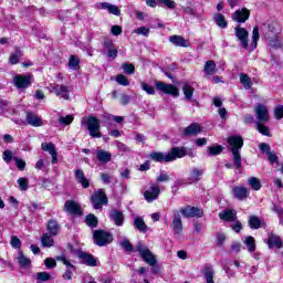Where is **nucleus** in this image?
<instances>
[{
  "label": "nucleus",
  "mask_w": 283,
  "mask_h": 283,
  "mask_svg": "<svg viewBox=\"0 0 283 283\" xmlns=\"http://www.w3.org/2000/svg\"><path fill=\"white\" fill-rule=\"evenodd\" d=\"M48 231L51 235H59L61 228L59 227V223L55 220H50L48 223Z\"/></svg>",
  "instance_id": "7c9ffc66"
},
{
  "label": "nucleus",
  "mask_w": 283,
  "mask_h": 283,
  "mask_svg": "<svg viewBox=\"0 0 283 283\" xmlns=\"http://www.w3.org/2000/svg\"><path fill=\"white\" fill-rule=\"evenodd\" d=\"M140 86L142 90L146 92V94H148L149 96H154L156 94V88H154V86L149 85L148 83L142 82Z\"/></svg>",
  "instance_id": "79ce46f5"
},
{
  "label": "nucleus",
  "mask_w": 283,
  "mask_h": 283,
  "mask_svg": "<svg viewBox=\"0 0 283 283\" xmlns=\"http://www.w3.org/2000/svg\"><path fill=\"white\" fill-rule=\"evenodd\" d=\"M240 83L243 85L244 90H251V87L253 86L251 77H249V75L245 73L240 74Z\"/></svg>",
  "instance_id": "473e14b6"
},
{
  "label": "nucleus",
  "mask_w": 283,
  "mask_h": 283,
  "mask_svg": "<svg viewBox=\"0 0 283 283\" xmlns=\"http://www.w3.org/2000/svg\"><path fill=\"white\" fill-rule=\"evenodd\" d=\"M234 34L238 41H240L243 50H249V31L239 25L234 29Z\"/></svg>",
  "instance_id": "9b49d317"
},
{
  "label": "nucleus",
  "mask_w": 283,
  "mask_h": 283,
  "mask_svg": "<svg viewBox=\"0 0 283 283\" xmlns=\"http://www.w3.org/2000/svg\"><path fill=\"white\" fill-rule=\"evenodd\" d=\"M78 63H81L78 56L72 55L69 60V69L73 70V72H76V70H78Z\"/></svg>",
  "instance_id": "ea45409f"
},
{
  "label": "nucleus",
  "mask_w": 283,
  "mask_h": 283,
  "mask_svg": "<svg viewBox=\"0 0 283 283\" xmlns=\"http://www.w3.org/2000/svg\"><path fill=\"white\" fill-rule=\"evenodd\" d=\"M56 260L59 262H62V264H65L66 266V271L63 274V280H72V274L74 273L76 268H74V265L67 261L65 255L56 256Z\"/></svg>",
  "instance_id": "2eb2a0df"
},
{
  "label": "nucleus",
  "mask_w": 283,
  "mask_h": 283,
  "mask_svg": "<svg viewBox=\"0 0 283 283\" xmlns=\"http://www.w3.org/2000/svg\"><path fill=\"white\" fill-rule=\"evenodd\" d=\"M21 56H23V52L21 51V49H15V52L11 53L9 56V63L11 65H17V63H19Z\"/></svg>",
  "instance_id": "2f4dec72"
},
{
  "label": "nucleus",
  "mask_w": 283,
  "mask_h": 283,
  "mask_svg": "<svg viewBox=\"0 0 283 283\" xmlns=\"http://www.w3.org/2000/svg\"><path fill=\"white\" fill-rule=\"evenodd\" d=\"M184 216V218H202V210L196 207L187 206L181 208L179 214Z\"/></svg>",
  "instance_id": "ddd939ff"
},
{
  "label": "nucleus",
  "mask_w": 283,
  "mask_h": 283,
  "mask_svg": "<svg viewBox=\"0 0 283 283\" xmlns=\"http://www.w3.org/2000/svg\"><path fill=\"white\" fill-rule=\"evenodd\" d=\"M44 264H45L46 269H55L56 260H54L52 258H48L44 260Z\"/></svg>",
  "instance_id": "680f3d73"
},
{
  "label": "nucleus",
  "mask_w": 283,
  "mask_h": 283,
  "mask_svg": "<svg viewBox=\"0 0 283 283\" xmlns=\"http://www.w3.org/2000/svg\"><path fill=\"white\" fill-rule=\"evenodd\" d=\"M134 227H136L137 231H140V233H147V224L142 217L134 218Z\"/></svg>",
  "instance_id": "c85d7f7f"
},
{
  "label": "nucleus",
  "mask_w": 283,
  "mask_h": 283,
  "mask_svg": "<svg viewBox=\"0 0 283 283\" xmlns=\"http://www.w3.org/2000/svg\"><path fill=\"white\" fill-rule=\"evenodd\" d=\"M258 41H260V28L254 27L252 31V43L254 44L253 48H258Z\"/></svg>",
  "instance_id": "49530a36"
},
{
  "label": "nucleus",
  "mask_w": 283,
  "mask_h": 283,
  "mask_svg": "<svg viewBox=\"0 0 283 283\" xmlns=\"http://www.w3.org/2000/svg\"><path fill=\"white\" fill-rule=\"evenodd\" d=\"M136 251L146 264H149V266H154L156 264V256L151 253V250L142 242L136 245Z\"/></svg>",
  "instance_id": "20e7f679"
},
{
  "label": "nucleus",
  "mask_w": 283,
  "mask_h": 283,
  "mask_svg": "<svg viewBox=\"0 0 283 283\" xmlns=\"http://www.w3.org/2000/svg\"><path fill=\"white\" fill-rule=\"evenodd\" d=\"M78 258L84 262V264H87V266H96V259H94L92 254L80 252Z\"/></svg>",
  "instance_id": "393cba45"
},
{
  "label": "nucleus",
  "mask_w": 283,
  "mask_h": 283,
  "mask_svg": "<svg viewBox=\"0 0 283 283\" xmlns=\"http://www.w3.org/2000/svg\"><path fill=\"white\" fill-rule=\"evenodd\" d=\"M41 242H42V245L44 247H48V248L54 247V239H52V234L50 233L43 234Z\"/></svg>",
  "instance_id": "4c0bfd02"
},
{
  "label": "nucleus",
  "mask_w": 283,
  "mask_h": 283,
  "mask_svg": "<svg viewBox=\"0 0 283 283\" xmlns=\"http://www.w3.org/2000/svg\"><path fill=\"white\" fill-rule=\"evenodd\" d=\"M13 160L20 171H23V169H25V160L18 157H14Z\"/></svg>",
  "instance_id": "bf43d9fd"
},
{
  "label": "nucleus",
  "mask_w": 283,
  "mask_h": 283,
  "mask_svg": "<svg viewBox=\"0 0 283 283\" xmlns=\"http://www.w3.org/2000/svg\"><path fill=\"white\" fill-rule=\"evenodd\" d=\"M86 224L87 227H96L98 224V219H96V216L94 214H88L86 217Z\"/></svg>",
  "instance_id": "8fccbe9b"
},
{
  "label": "nucleus",
  "mask_w": 283,
  "mask_h": 283,
  "mask_svg": "<svg viewBox=\"0 0 283 283\" xmlns=\"http://www.w3.org/2000/svg\"><path fill=\"white\" fill-rule=\"evenodd\" d=\"M74 174L75 180H77V182L82 185L83 189H87L90 187V179L85 177V172H83V170L81 169H76Z\"/></svg>",
  "instance_id": "4be33fe9"
},
{
  "label": "nucleus",
  "mask_w": 283,
  "mask_h": 283,
  "mask_svg": "<svg viewBox=\"0 0 283 283\" xmlns=\"http://www.w3.org/2000/svg\"><path fill=\"white\" fill-rule=\"evenodd\" d=\"M81 125L86 127L91 138H102L103 134L101 133V119L92 115L82 117Z\"/></svg>",
  "instance_id": "f03ea898"
},
{
  "label": "nucleus",
  "mask_w": 283,
  "mask_h": 283,
  "mask_svg": "<svg viewBox=\"0 0 283 283\" xmlns=\"http://www.w3.org/2000/svg\"><path fill=\"white\" fill-rule=\"evenodd\" d=\"M109 219L116 227H123L125 222V214L120 210H112L109 213Z\"/></svg>",
  "instance_id": "a211bd4d"
},
{
  "label": "nucleus",
  "mask_w": 283,
  "mask_h": 283,
  "mask_svg": "<svg viewBox=\"0 0 283 283\" xmlns=\"http://www.w3.org/2000/svg\"><path fill=\"white\" fill-rule=\"evenodd\" d=\"M160 3H164L166 8H169V10H175L176 8V1L174 0H158Z\"/></svg>",
  "instance_id": "0e129e2a"
},
{
  "label": "nucleus",
  "mask_w": 283,
  "mask_h": 283,
  "mask_svg": "<svg viewBox=\"0 0 283 283\" xmlns=\"http://www.w3.org/2000/svg\"><path fill=\"white\" fill-rule=\"evenodd\" d=\"M228 143L231 147L234 166L237 169H240L242 167V156H240V149L244 146V139H242V136H232L229 137Z\"/></svg>",
  "instance_id": "7ed1b4c3"
},
{
  "label": "nucleus",
  "mask_w": 283,
  "mask_h": 283,
  "mask_svg": "<svg viewBox=\"0 0 283 283\" xmlns=\"http://www.w3.org/2000/svg\"><path fill=\"white\" fill-rule=\"evenodd\" d=\"M119 247H122V249L126 250L128 253H130V251H134V245H132V242H129L125 238L119 242Z\"/></svg>",
  "instance_id": "de8ad7c7"
},
{
  "label": "nucleus",
  "mask_w": 283,
  "mask_h": 283,
  "mask_svg": "<svg viewBox=\"0 0 283 283\" xmlns=\"http://www.w3.org/2000/svg\"><path fill=\"white\" fill-rule=\"evenodd\" d=\"M274 116H275L276 120H282V118H283V106L282 105L276 106V108L274 109Z\"/></svg>",
  "instance_id": "4d7b16f0"
},
{
  "label": "nucleus",
  "mask_w": 283,
  "mask_h": 283,
  "mask_svg": "<svg viewBox=\"0 0 283 283\" xmlns=\"http://www.w3.org/2000/svg\"><path fill=\"white\" fill-rule=\"evenodd\" d=\"M42 150L43 151H48L50 155L55 154L56 153V146H54V144L52 143H42Z\"/></svg>",
  "instance_id": "c03bdc74"
},
{
  "label": "nucleus",
  "mask_w": 283,
  "mask_h": 283,
  "mask_svg": "<svg viewBox=\"0 0 283 283\" xmlns=\"http://www.w3.org/2000/svg\"><path fill=\"white\" fill-rule=\"evenodd\" d=\"M91 202L94 209H103V205H107V195H105V190L98 189L97 191L93 192Z\"/></svg>",
  "instance_id": "0eeeda50"
},
{
  "label": "nucleus",
  "mask_w": 283,
  "mask_h": 283,
  "mask_svg": "<svg viewBox=\"0 0 283 283\" xmlns=\"http://www.w3.org/2000/svg\"><path fill=\"white\" fill-rule=\"evenodd\" d=\"M96 159L98 163H103L104 165H107L112 160V153L105 150V149H99L96 151Z\"/></svg>",
  "instance_id": "5701e85b"
},
{
  "label": "nucleus",
  "mask_w": 283,
  "mask_h": 283,
  "mask_svg": "<svg viewBox=\"0 0 283 283\" xmlns=\"http://www.w3.org/2000/svg\"><path fill=\"white\" fill-rule=\"evenodd\" d=\"M116 83H118V85H123V87L129 86V80H127V77L123 74H118L116 76Z\"/></svg>",
  "instance_id": "09e8293b"
},
{
  "label": "nucleus",
  "mask_w": 283,
  "mask_h": 283,
  "mask_svg": "<svg viewBox=\"0 0 283 283\" xmlns=\"http://www.w3.org/2000/svg\"><path fill=\"white\" fill-rule=\"evenodd\" d=\"M248 185L251 186L253 191H260V189H262V184L260 182L258 177H251L250 179H248Z\"/></svg>",
  "instance_id": "c9c22d12"
},
{
  "label": "nucleus",
  "mask_w": 283,
  "mask_h": 283,
  "mask_svg": "<svg viewBox=\"0 0 283 283\" xmlns=\"http://www.w3.org/2000/svg\"><path fill=\"white\" fill-rule=\"evenodd\" d=\"M111 32L114 34V36H119V34H123V28L119 25H113Z\"/></svg>",
  "instance_id": "338daca9"
},
{
  "label": "nucleus",
  "mask_w": 283,
  "mask_h": 283,
  "mask_svg": "<svg viewBox=\"0 0 283 283\" xmlns=\"http://www.w3.org/2000/svg\"><path fill=\"white\" fill-rule=\"evenodd\" d=\"M244 244L248 247L249 253H253L255 251V239L253 237H247Z\"/></svg>",
  "instance_id": "a19ab883"
},
{
  "label": "nucleus",
  "mask_w": 283,
  "mask_h": 283,
  "mask_svg": "<svg viewBox=\"0 0 283 283\" xmlns=\"http://www.w3.org/2000/svg\"><path fill=\"white\" fill-rule=\"evenodd\" d=\"M182 91L187 101H191V98H193V86H191L190 84H185Z\"/></svg>",
  "instance_id": "58836bf2"
},
{
  "label": "nucleus",
  "mask_w": 283,
  "mask_h": 283,
  "mask_svg": "<svg viewBox=\"0 0 283 283\" xmlns=\"http://www.w3.org/2000/svg\"><path fill=\"white\" fill-rule=\"evenodd\" d=\"M64 211H66V213H71L72 216H81V213H83V210L81 209V205L72 200H67L65 202Z\"/></svg>",
  "instance_id": "dca6fc26"
},
{
  "label": "nucleus",
  "mask_w": 283,
  "mask_h": 283,
  "mask_svg": "<svg viewBox=\"0 0 283 283\" xmlns=\"http://www.w3.org/2000/svg\"><path fill=\"white\" fill-rule=\"evenodd\" d=\"M184 154H185V149L174 147L168 153H158V151L151 153L149 155V158L155 163H174V160H178V158H182Z\"/></svg>",
  "instance_id": "f257e3e1"
},
{
  "label": "nucleus",
  "mask_w": 283,
  "mask_h": 283,
  "mask_svg": "<svg viewBox=\"0 0 283 283\" xmlns=\"http://www.w3.org/2000/svg\"><path fill=\"white\" fill-rule=\"evenodd\" d=\"M256 123H269L271 116L269 115V108L263 104H256L254 107Z\"/></svg>",
  "instance_id": "1a4fd4ad"
},
{
  "label": "nucleus",
  "mask_w": 283,
  "mask_h": 283,
  "mask_svg": "<svg viewBox=\"0 0 283 283\" xmlns=\"http://www.w3.org/2000/svg\"><path fill=\"white\" fill-rule=\"evenodd\" d=\"M160 196V186L158 184H153L150 187L144 191V198L146 202H154L158 200Z\"/></svg>",
  "instance_id": "9d476101"
},
{
  "label": "nucleus",
  "mask_w": 283,
  "mask_h": 283,
  "mask_svg": "<svg viewBox=\"0 0 283 283\" xmlns=\"http://www.w3.org/2000/svg\"><path fill=\"white\" fill-rule=\"evenodd\" d=\"M172 231L175 235L182 234V218L180 217V212L178 210L172 211Z\"/></svg>",
  "instance_id": "4468645a"
},
{
  "label": "nucleus",
  "mask_w": 283,
  "mask_h": 283,
  "mask_svg": "<svg viewBox=\"0 0 283 283\" xmlns=\"http://www.w3.org/2000/svg\"><path fill=\"white\" fill-rule=\"evenodd\" d=\"M220 220H226V222H235V211L234 210H223L219 213Z\"/></svg>",
  "instance_id": "a878e982"
},
{
  "label": "nucleus",
  "mask_w": 283,
  "mask_h": 283,
  "mask_svg": "<svg viewBox=\"0 0 283 283\" xmlns=\"http://www.w3.org/2000/svg\"><path fill=\"white\" fill-rule=\"evenodd\" d=\"M74 120V116L66 115L65 117H60V123L62 125H72V122Z\"/></svg>",
  "instance_id": "052dcab7"
},
{
  "label": "nucleus",
  "mask_w": 283,
  "mask_h": 283,
  "mask_svg": "<svg viewBox=\"0 0 283 283\" xmlns=\"http://www.w3.org/2000/svg\"><path fill=\"white\" fill-rule=\"evenodd\" d=\"M250 15L251 12L247 8H243L241 10H237L232 14V19L233 21H237V23H247V21H249Z\"/></svg>",
  "instance_id": "f3484780"
},
{
  "label": "nucleus",
  "mask_w": 283,
  "mask_h": 283,
  "mask_svg": "<svg viewBox=\"0 0 283 283\" xmlns=\"http://www.w3.org/2000/svg\"><path fill=\"white\" fill-rule=\"evenodd\" d=\"M13 83L18 90L30 87V84L32 83V75L18 74L13 77Z\"/></svg>",
  "instance_id": "f8f14e48"
},
{
  "label": "nucleus",
  "mask_w": 283,
  "mask_h": 283,
  "mask_svg": "<svg viewBox=\"0 0 283 283\" xmlns=\"http://www.w3.org/2000/svg\"><path fill=\"white\" fill-rule=\"evenodd\" d=\"M222 146H210L208 147V154L210 156H220L222 154Z\"/></svg>",
  "instance_id": "a18cd8bd"
},
{
  "label": "nucleus",
  "mask_w": 283,
  "mask_h": 283,
  "mask_svg": "<svg viewBox=\"0 0 283 283\" xmlns=\"http://www.w3.org/2000/svg\"><path fill=\"white\" fill-rule=\"evenodd\" d=\"M202 174H205V170L202 168H190V180L192 182H198L200 178H202Z\"/></svg>",
  "instance_id": "bb28decb"
},
{
  "label": "nucleus",
  "mask_w": 283,
  "mask_h": 283,
  "mask_svg": "<svg viewBox=\"0 0 283 283\" xmlns=\"http://www.w3.org/2000/svg\"><path fill=\"white\" fill-rule=\"evenodd\" d=\"M265 123L266 122H256V129L263 136H271V132L269 130V127L264 125Z\"/></svg>",
  "instance_id": "e433bc0d"
},
{
  "label": "nucleus",
  "mask_w": 283,
  "mask_h": 283,
  "mask_svg": "<svg viewBox=\"0 0 283 283\" xmlns=\"http://www.w3.org/2000/svg\"><path fill=\"white\" fill-rule=\"evenodd\" d=\"M93 238L97 247H106V244H112L114 237L112 233L103 230H97L94 232Z\"/></svg>",
  "instance_id": "423d86ee"
},
{
  "label": "nucleus",
  "mask_w": 283,
  "mask_h": 283,
  "mask_svg": "<svg viewBox=\"0 0 283 283\" xmlns=\"http://www.w3.org/2000/svg\"><path fill=\"white\" fill-rule=\"evenodd\" d=\"M268 244L270 249H273L275 247L276 249H282V239L275 234H270L268 239Z\"/></svg>",
  "instance_id": "cd10ccee"
},
{
  "label": "nucleus",
  "mask_w": 283,
  "mask_h": 283,
  "mask_svg": "<svg viewBox=\"0 0 283 283\" xmlns=\"http://www.w3.org/2000/svg\"><path fill=\"white\" fill-rule=\"evenodd\" d=\"M28 179L27 178H19L18 179V185L21 191H28Z\"/></svg>",
  "instance_id": "5fc2aeb1"
},
{
  "label": "nucleus",
  "mask_w": 283,
  "mask_h": 283,
  "mask_svg": "<svg viewBox=\"0 0 283 283\" xmlns=\"http://www.w3.org/2000/svg\"><path fill=\"white\" fill-rule=\"evenodd\" d=\"M25 119H27L28 125H31V127L43 126V118H41V116H39L34 113H27Z\"/></svg>",
  "instance_id": "6ab92c4d"
},
{
  "label": "nucleus",
  "mask_w": 283,
  "mask_h": 283,
  "mask_svg": "<svg viewBox=\"0 0 283 283\" xmlns=\"http://www.w3.org/2000/svg\"><path fill=\"white\" fill-rule=\"evenodd\" d=\"M203 70L206 74H208V76H213V74H216V62L207 61L203 66Z\"/></svg>",
  "instance_id": "72a5a7b5"
},
{
  "label": "nucleus",
  "mask_w": 283,
  "mask_h": 283,
  "mask_svg": "<svg viewBox=\"0 0 283 283\" xmlns=\"http://www.w3.org/2000/svg\"><path fill=\"white\" fill-rule=\"evenodd\" d=\"M50 92L62 98L63 101H70V86L61 84H51Z\"/></svg>",
  "instance_id": "6e6552de"
},
{
  "label": "nucleus",
  "mask_w": 283,
  "mask_h": 283,
  "mask_svg": "<svg viewBox=\"0 0 283 283\" xmlns=\"http://www.w3.org/2000/svg\"><path fill=\"white\" fill-rule=\"evenodd\" d=\"M11 247L13 249H21V240L14 235L11 237Z\"/></svg>",
  "instance_id": "69168bd1"
},
{
  "label": "nucleus",
  "mask_w": 283,
  "mask_h": 283,
  "mask_svg": "<svg viewBox=\"0 0 283 283\" xmlns=\"http://www.w3.org/2000/svg\"><path fill=\"white\" fill-rule=\"evenodd\" d=\"M214 21L217 23V25H219V28H227L228 23H227V20L224 19V17L222 15V13H217L214 15Z\"/></svg>",
  "instance_id": "37998d69"
},
{
  "label": "nucleus",
  "mask_w": 283,
  "mask_h": 283,
  "mask_svg": "<svg viewBox=\"0 0 283 283\" xmlns=\"http://www.w3.org/2000/svg\"><path fill=\"white\" fill-rule=\"evenodd\" d=\"M108 12L115 17H120V9H118L115 4H109Z\"/></svg>",
  "instance_id": "e2e57ef3"
},
{
  "label": "nucleus",
  "mask_w": 283,
  "mask_h": 283,
  "mask_svg": "<svg viewBox=\"0 0 283 283\" xmlns=\"http://www.w3.org/2000/svg\"><path fill=\"white\" fill-rule=\"evenodd\" d=\"M116 147H117L118 151H122V154H127V153L132 151V149L127 145H125L120 142L116 143Z\"/></svg>",
  "instance_id": "864d4df0"
},
{
  "label": "nucleus",
  "mask_w": 283,
  "mask_h": 283,
  "mask_svg": "<svg viewBox=\"0 0 283 283\" xmlns=\"http://www.w3.org/2000/svg\"><path fill=\"white\" fill-rule=\"evenodd\" d=\"M169 41L172 45H176V48H189V40H186L181 35H171Z\"/></svg>",
  "instance_id": "412c9836"
},
{
  "label": "nucleus",
  "mask_w": 283,
  "mask_h": 283,
  "mask_svg": "<svg viewBox=\"0 0 283 283\" xmlns=\"http://www.w3.org/2000/svg\"><path fill=\"white\" fill-rule=\"evenodd\" d=\"M200 132H202V127L195 123L185 128L184 136H197Z\"/></svg>",
  "instance_id": "b1692460"
},
{
  "label": "nucleus",
  "mask_w": 283,
  "mask_h": 283,
  "mask_svg": "<svg viewBox=\"0 0 283 283\" xmlns=\"http://www.w3.org/2000/svg\"><path fill=\"white\" fill-rule=\"evenodd\" d=\"M122 70H124L125 74H134L136 66H134V64L124 63L122 64Z\"/></svg>",
  "instance_id": "3c124183"
},
{
  "label": "nucleus",
  "mask_w": 283,
  "mask_h": 283,
  "mask_svg": "<svg viewBox=\"0 0 283 283\" xmlns=\"http://www.w3.org/2000/svg\"><path fill=\"white\" fill-rule=\"evenodd\" d=\"M169 180H171V177H169V174L167 172H160L157 177V182H169Z\"/></svg>",
  "instance_id": "13d9d810"
},
{
  "label": "nucleus",
  "mask_w": 283,
  "mask_h": 283,
  "mask_svg": "<svg viewBox=\"0 0 283 283\" xmlns=\"http://www.w3.org/2000/svg\"><path fill=\"white\" fill-rule=\"evenodd\" d=\"M136 34H139L142 36H149V28L146 27H139L137 30L134 31Z\"/></svg>",
  "instance_id": "603ef678"
},
{
  "label": "nucleus",
  "mask_w": 283,
  "mask_h": 283,
  "mask_svg": "<svg viewBox=\"0 0 283 283\" xmlns=\"http://www.w3.org/2000/svg\"><path fill=\"white\" fill-rule=\"evenodd\" d=\"M3 160H4V163H12V151L4 150Z\"/></svg>",
  "instance_id": "774afa93"
},
{
  "label": "nucleus",
  "mask_w": 283,
  "mask_h": 283,
  "mask_svg": "<svg viewBox=\"0 0 283 283\" xmlns=\"http://www.w3.org/2000/svg\"><path fill=\"white\" fill-rule=\"evenodd\" d=\"M18 262L22 269H30V264H32V261H30V259H28L23 252L18 253Z\"/></svg>",
  "instance_id": "c756f323"
},
{
  "label": "nucleus",
  "mask_w": 283,
  "mask_h": 283,
  "mask_svg": "<svg viewBox=\"0 0 283 283\" xmlns=\"http://www.w3.org/2000/svg\"><path fill=\"white\" fill-rule=\"evenodd\" d=\"M261 226H262V221L260 220V217L251 216L249 218V227H250V229H260Z\"/></svg>",
  "instance_id": "f704fd0d"
},
{
  "label": "nucleus",
  "mask_w": 283,
  "mask_h": 283,
  "mask_svg": "<svg viewBox=\"0 0 283 283\" xmlns=\"http://www.w3.org/2000/svg\"><path fill=\"white\" fill-rule=\"evenodd\" d=\"M155 88L157 92L163 94H169L170 96L178 97L180 96V91L174 84H167L163 81H155Z\"/></svg>",
  "instance_id": "39448f33"
},
{
  "label": "nucleus",
  "mask_w": 283,
  "mask_h": 283,
  "mask_svg": "<svg viewBox=\"0 0 283 283\" xmlns=\"http://www.w3.org/2000/svg\"><path fill=\"white\" fill-rule=\"evenodd\" d=\"M36 280L40 282H48L50 280V273L48 272H39L36 274Z\"/></svg>",
  "instance_id": "6e6d98bb"
},
{
  "label": "nucleus",
  "mask_w": 283,
  "mask_h": 283,
  "mask_svg": "<svg viewBox=\"0 0 283 283\" xmlns=\"http://www.w3.org/2000/svg\"><path fill=\"white\" fill-rule=\"evenodd\" d=\"M232 191L237 200H247V198H249V189H247L244 186H237L232 189Z\"/></svg>",
  "instance_id": "aec40b11"
}]
</instances>
